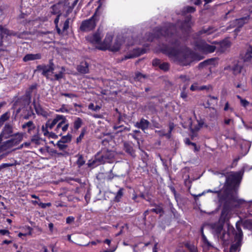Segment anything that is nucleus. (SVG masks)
I'll return each instance as SVG.
<instances>
[{
    "label": "nucleus",
    "mask_w": 252,
    "mask_h": 252,
    "mask_svg": "<svg viewBox=\"0 0 252 252\" xmlns=\"http://www.w3.org/2000/svg\"><path fill=\"white\" fill-rule=\"evenodd\" d=\"M95 16L94 15L90 19L83 21L80 26L81 30L88 32L94 29L96 25Z\"/></svg>",
    "instance_id": "obj_7"
},
{
    "label": "nucleus",
    "mask_w": 252,
    "mask_h": 252,
    "mask_svg": "<svg viewBox=\"0 0 252 252\" xmlns=\"http://www.w3.org/2000/svg\"><path fill=\"white\" fill-rule=\"evenodd\" d=\"M0 233L2 235H8L9 234V232L6 229H1L0 230Z\"/></svg>",
    "instance_id": "obj_53"
},
{
    "label": "nucleus",
    "mask_w": 252,
    "mask_h": 252,
    "mask_svg": "<svg viewBox=\"0 0 252 252\" xmlns=\"http://www.w3.org/2000/svg\"><path fill=\"white\" fill-rule=\"evenodd\" d=\"M229 109V104L228 102L226 103H225V106H224V110L225 111H227Z\"/></svg>",
    "instance_id": "obj_64"
},
{
    "label": "nucleus",
    "mask_w": 252,
    "mask_h": 252,
    "mask_svg": "<svg viewBox=\"0 0 252 252\" xmlns=\"http://www.w3.org/2000/svg\"><path fill=\"white\" fill-rule=\"evenodd\" d=\"M199 88L197 83H194L191 86L190 89L192 91H194L199 90Z\"/></svg>",
    "instance_id": "obj_42"
},
{
    "label": "nucleus",
    "mask_w": 252,
    "mask_h": 252,
    "mask_svg": "<svg viewBox=\"0 0 252 252\" xmlns=\"http://www.w3.org/2000/svg\"><path fill=\"white\" fill-rule=\"evenodd\" d=\"M2 36L0 37V51H3L4 49L2 47Z\"/></svg>",
    "instance_id": "obj_59"
},
{
    "label": "nucleus",
    "mask_w": 252,
    "mask_h": 252,
    "mask_svg": "<svg viewBox=\"0 0 252 252\" xmlns=\"http://www.w3.org/2000/svg\"><path fill=\"white\" fill-rule=\"evenodd\" d=\"M138 56V54L136 51H134V52L132 54H129L125 56V59L133 58Z\"/></svg>",
    "instance_id": "obj_33"
},
{
    "label": "nucleus",
    "mask_w": 252,
    "mask_h": 252,
    "mask_svg": "<svg viewBox=\"0 0 252 252\" xmlns=\"http://www.w3.org/2000/svg\"><path fill=\"white\" fill-rule=\"evenodd\" d=\"M74 220V217H68L66 218V222L67 223H71L72 222H73Z\"/></svg>",
    "instance_id": "obj_54"
},
{
    "label": "nucleus",
    "mask_w": 252,
    "mask_h": 252,
    "mask_svg": "<svg viewBox=\"0 0 252 252\" xmlns=\"http://www.w3.org/2000/svg\"><path fill=\"white\" fill-rule=\"evenodd\" d=\"M17 161L15 160L14 161V162L4 163V164H3L2 165L3 167H9V166H12L15 165L17 164Z\"/></svg>",
    "instance_id": "obj_48"
},
{
    "label": "nucleus",
    "mask_w": 252,
    "mask_h": 252,
    "mask_svg": "<svg viewBox=\"0 0 252 252\" xmlns=\"http://www.w3.org/2000/svg\"><path fill=\"white\" fill-rule=\"evenodd\" d=\"M231 202L232 203H235V204H234V206L235 207H239L240 205L245 203L246 201L242 199H239L238 196L235 195L231 198Z\"/></svg>",
    "instance_id": "obj_16"
},
{
    "label": "nucleus",
    "mask_w": 252,
    "mask_h": 252,
    "mask_svg": "<svg viewBox=\"0 0 252 252\" xmlns=\"http://www.w3.org/2000/svg\"><path fill=\"white\" fill-rule=\"evenodd\" d=\"M103 37V34L102 33L99 31H97L95 33L88 35L86 37L87 40L92 43L93 45H95L96 46V48H97V46L100 44L101 40Z\"/></svg>",
    "instance_id": "obj_8"
},
{
    "label": "nucleus",
    "mask_w": 252,
    "mask_h": 252,
    "mask_svg": "<svg viewBox=\"0 0 252 252\" xmlns=\"http://www.w3.org/2000/svg\"><path fill=\"white\" fill-rule=\"evenodd\" d=\"M237 97L240 100L241 104L246 107L249 104V102L245 99H243L240 96L237 95Z\"/></svg>",
    "instance_id": "obj_29"
},
{
    "label": "nucleus",
    "mask_w": 252,
    "mask_h": 252,
    "mask_svg": "<svg viewBox=\"0 0 252 252\" xmlns=\"http://www.w3.org/2000/svg\"><path fill=\"white\" fill-rule=\"evenodd\" d=\"M197 49L201 52L204 53H210L213 52L216 47L212 45H209L204 42H201L197 45Z\"/></svg>",
    "instance_id": "obj_10"
},
{
    "label": "nucleus",
    "mask_w": 252,
    "mask_h": 252,
    "mask_svg": "<svg viewBox=\"0 0 252 252\" xmlns=\"http://www.w3.org/2000/svg\"><path fill=\"white\" fill-rule=\"evenodd\" d=\"M249 19V17H244L239 19H237L235 21V23L237 24L238 27L235 30V32H239L240 31V28H241Z\"/></svg>",
    "instance_id": "obj_14"
},
{
    "label": "nucleus",
    "mask_w": 252,
    "mask_h": 252,
    "mask_svg": "<svg viewBox=\"0 0 252 252\" xmlns=\"http://www.w3.org/2000/svg\"><path fill=\"white\" fill-rule=\"evenodd\" d=\"M77 163L79 166H81L85 163V161L82 157H80L78 158Z\"/></svg>",
    "instance_id": "obj_46"
},
{
    "label": "nucleus",
    "mask_w": 252,
    "mask_h": 252,
    "mask_svg": "<svg viewBox=\"0 0 252 252\" xmlns=\"http://www.w3.org/2000/svg\"><path fill=\"white\" fill-rule=\"evenodd\" d=\"M174 128V125L173 124H170L169 125V134H162V135H165L168 138H170V133H171V131L172 130V129H173Z\"/></svg>",
    "instance_id": "obj_45"
},
{
    "label": "nucleus",
    "mask_w": 252,
    "mask_h": 252,
    "mask_svg": "<svg viewBox=\"0 0 252 252\" xmlns=\"http://www.w3.org/2000/svg\"><path fill=\"white\" fill-rule=\"evenodd\" d=\"M212 62H213V60H212L205 61H204V62H203L202 63H201L199 64V67H203L204 66L207 65V64H210Z\"/></svg>",
    "instance_id": "obj_39"
},
{
    "label": "nucleus",
    "mask_w": 252,
    "mask_h": 252,
    "mask_svg": "<svg viewBox=\"0 0 252 252\" xmlns=\"http://www.w3.org/2000/svg\"><path fill=\"white\" fill-rule=\"evenodd\" d=\"M222 229L223 225L222 223L220 222L214 223L212 225V232L217 235L221 233V232L222 231Z\"/></svg>",
    "instance_id": "obj_11"
},
{
    "label": "nucleus",
    "mask_w": 252,
    "mask_h": 252,
    "mask_svg": "<svg viewBox=\"0 0 252 252\" xmlns=\"http://www.w3.org/2000/svg\"><path fill=\"white\" fill-rule=\"evenodd\" d=\"M151 211L155 212L157 214H160L163 212L162 208L161 206H158L156 208L152 209Z\"/></svg>",
    "instance_id": "obj_35"
},
{
    "label": "nucleus",
    "mask_w": 252,
    "mask_h": 252,
    "mask_svg": "<svg viewBox=\"0 0 252 252\" xmlns=\"http://www.w3.org/2000/svg\"><path fill=\"white\" fill-rule=\"evenodd\" d=\"M232 179L237 181L239 179V174L237 173H232L229 176Z\"/></svg>",
    "instance_id": "obj_36"
},
{
    "label": "nucleus",
    "mask_w": 252,
    "mask_h": 252,
    "mask_svg": "<svg viewBox=\"0 0 252 252\" xmlns=\"http://www.w3.org/2000/svg\"><path fill=\"white\" fill-rule=\"evenodd\" d=\"M216 31V29L215 28L213 27H209L206 28H203L202 30L199 31V33L200 35H202L203 34L209 35L214 32Z\"/></svg>",
    "instance_id": "obj_19"
},
{
    "label": "nucleus",
    "mask_w": 252,
    "mask_h": 252,
    "mask_svg": "<svg viewBox=\"0 0 252 252\" xmlns=\"http://www.w3.org/2000/svg\"><path fill=\"white\" fill-rule=\"evenodd\" d=\"M82 125V121L80 118H77L74 122V127L75 129H78Z\"/></svg>",
    "instance_id": "obj_22"
},
{
    "label": "nucleus",
    "mask_w": 252,
    "mask_h": 252,
    "mask_svg": "<svg viewBox=\"0 0 252 252\" xmlns=\"http://www.w3.org/2000/svg\"><path fill=\"white\" fill-rule=\"evenodd\" d=\"M31 142L35 143V144H39L40 143V138L38 135H34L32 136L31 138Z\"/></svg>",
    "instance_id": "obj_31"
},
{
    "label": "nucleus",
    "mask_w": 252,
    "mask_h": 252,
    "mask_svg": "<svg viewBox=\"0 0 252 252\" xmlns=\"http://www.w3.org/2000/svg\"><path fill=\"white\" fill-rule=\"evenodd\" d=\"M236 87L239 88H242V91H244L245 90V89H244V86L241 84H238L237 85H236Z\"/></svg>",
    "instance_id": "obj_61"
},
{
    "label": "nucleus",
    "mask_w": 252,
    "mask_h": 252,
    "mask_svg": "<svg viewBox=\"0 0 252 252\" xmlns=\"http://www.w3.org/2000/svg\"><path fill=\"white\" fill-rule=\"evenodd\" d=\"M62 95L65 96L70 98L76 97V95L73 94L63 93L62 94Z\"/></svg>",
    "instance_id": "obj_50"
},
{
    "label": "nucleus",
    "mask_w": 252,
    "mask_h": 252,
    "mask_svg": "<svg viewBox=\"0 0 252 252\" xmlns=\"http://www.w3.org/2000/svg\"><path fill=\"white\" fill-rule=\"evenodd\" d=\"M190 26H191V23L189 22V20H188V21L185 22L181 25V28L182 30H186L189 29L190 27Z\"/></svg>",
    "instance_id": "obj_28"
},
{
    "label": "nucleus",
    "mask_w": 252,
    "mask_h": 252,
    "mask_svg": "<svg viewBox=\"0 0 252 252\" xmlns=\"http://www.w3.org/2000/svg\"><path fill=\"white\" fill-rule=\"evenodd\" d=\"M159 67L161 69L166 71L168 70L169 68V64L166 63H160Z\"/></svg>",
    "instance_id": "obj_34"
},
{
    "label": "nucleus",
    "mask_w": 252,
    "mask_h": 252,
    "mask_svg": "<svg viewBox=\"0 0 252 252\" xmlns=\"http://www.w3.org/2000/svg\"><path fill=\"white\" fill-rule=\"evenodd\" d=\"M65 143L60 140L57 143V146L60 150H63L65 149L67 147V145Z\"/></svg>",
    "instance_id": "obj_27"
},
{
    "label": "nucleus",
    "mask_w": 252,
    "mask_h": 252,
    "mask_svg": "<svg viewBox=\"0 0 252 252\" xmlns=\"http://www.w3.org/2000/svg\"><path fill=\"white\" fill-rule=\"evenodd\" d=\"M230 46V42L228 39H225L220 43V46L222 51H224Z\"/></svg>",
    "instance_id": "obj_21"
},
{
    "label": "nucleus",
    "mask_w": 252,
    "mask_h": 252,
    "mask_svg": "<svg viewBox=\"0 0 252 252\" xmlns=\"http://www.w3.org/2000/svg\"><path fill=\"white\" fill-rule=\"evenodd\" d=\"M34 108L36 113L38 115L46 116L47 115V113L39 105H34Z\"/></svg>",
    "instance_id": "obj_20"
},
{
    "label": "nucleus",
    "mask_w": 252,
    "mask_h": 252,
    "mask_svg": "<svg viewBox=\"0 0 252 252\" xmlns=\"http://www.w3.org/2000/svg\"><path fill=\"white\" fill-rule=\"evenodd\" d=\"M77 70L81 73L86 74L89 72L88 64L86 62H82L77 67Z\"/></svg>",
    "instance_id": "obj_13"
},
{
    "label": "nucleus",
    "mask_w": 252,
    "mask_h": 252,
    "mask_svg": "<svg viewBox=\"0 0 252 252\" xmlns=\"http://www.w3.org/2000/svg\"><path fill=\"white\" fill-rule=\"evenodd\" d=\"M243 61L245 63H249L252 62V46H250L245 55L243 57Z\"/></svg>",
    "instance_id": "obj_15"
},
{
    "label": "nucleus",
    "mask_w": 252,
    "mask_h": 252,
    "mask_svg": "<svg viewBox=\"0 0 252 252\" xmlns=\"http://www.w3.org/2000/svg\"><path fill=\"white\" fill-rule=\"evenodd\" d=\"M41 58V55L39 54H27L26 55L24 58L23 60L25 62H28L29 61H33L35 60L39 59Z\"/></svg>",
    "instance_id": "obj_18"
},
{
    "label": "nucleus",
    "mask_w": 252,
    "mask_h": 252,
    "mask_svg": "<svg viewBox=\"0 0 252 252\" xmlns=\"http://www.w3.org/2000/svg\"><path fill=\"white\" fill-rule=\"evenodd\" d=\"M9 117V113L6 112L1 116L0 117V123H3L4 122L8 120Z\"/></svg>",
    "instance_id": "obj_26"
},
{
    "label": "nucleus",
    "mask_w": 252,
    "mask_h": 252,
    "mask_svg": "<svg viewBox=\"0 0 252 252\" xmlns=\"http://www.w3.org/2000/svg\"><path fill=\"white\" fill-rule=\"evenodd\" d=\"M69 28V19H67L65 20L63 24V32H65Z\"/></svg>",
    "instance_id": "obj_37"
},
{
    "label": "nucleus",
    "mask_w": 252,
    "mask_h": 252,
    "mask_svg": "<svg viewBox=\"0 0 252 252\" xmlns=\"http://www.w3.org/2000/svg\"><path fill=\"white\" fill-rule=\"evenodd\" d=\"M63 116L62 115H57L54 119H49L47 121L45 125L42 126V130L45 136L56 137L55 134L50 132L49 130H51L56 125H57Z\"/></svg>",
    "instance_id": "obj_4"
},
{
    "label": "nucleus",
    "mask_w": 252,
    "mask_h": 252,
    "mask_svg": "<svg viewBox=\"0 0 252 252\" xmlns=\"http://www.w3.org/2000/svg\"><path fill=\"white\" fill-rule=\"evenodd\" d=\"M60 16V15H58V16L57 17V18L55 20L54 22H55V24H56V26H58V23H59V21Z\"/></svg>",
    "instance_id": "obj_60"
},
{
    "label": "nucleus",
    "mask_w": 252,
    "mask_h": 252,
    "mask_svg": "<svg viewBox=\"0 0 252 252\" xmlns=\"http://www.w3.org/2000/svg\"><path fill=\"white\" fill-rule=\"evenodd\" d=\"M186 143L188 145H191L194 147V151H198V149L196 147V144L194 143H192L189 141V139H187L186 140Z\"/></svg>",
    "instance_id": "obj_52"
},
{
    "label": "nucleus",
    "mask_w": 252,
    "mask_h": 252,
    "mask_svg": "<svg viewBox=\"0 0 252 252\" xmlns=\"http://www.w3.org/2000/svg\"><path fill=\"white\" fill-rule=\"evenodd\" d=\"M181 97L183 99L186 98L187 97V93L184 91L182 92L181 94Z\"/></svg>",
    "instance_id": "obj_58"
},
{
    "label": "nucleus",
    "mask_w": 252,
    "mask_h": 252,
    "mask_svg": "<svg viewBox=\"0 0 252 252\" xmlns=\"http://www.w3.org/2000/svg\"><path fill=\"white\" fill-rule=\"evenodd\" d=\"M224 122L225 125H228L233 123V120L232 119H225Z\"/></svg>",
    "instance_id": "obj_51"
},
{
    "label": "nucleus",
    "mask_w": 252,
    "mask_h": 252,
    "mask_svg": "<svg viewBox=\"0 0 252 252\" xmlns=\"http://www.w3.org/2000/svg\"><path fill=\"white\" fill-rule=\"evenodd\" d=\"M123 195V191L122 189H120L117 193L116 196V199L117 200H119Z\"/></svg>",
    "instance_id": "obj_44"
},
{
    "label": "nucleus",
    "mask_w": 252,
    "mask_h": 252,
    "mask_svg": "<svg viewBox=\"0 0 252 252\" xmlns=\"http://www.w3.org/2000/svg\"><path fill=\"white\" fill-rule=\"evenodd\" d=\"M13 128L9 124H6L0 134V143L2 139H7L12 136Z\"/></svg>",
    "instance_id": "obj_9"
},
{
    "label": "nucleus",
    "mask_w": 252,
    "mask_h": 252,
    "mask_svg": "<svg viewBox=\"0 0 252 252\" xmlns=\"http://www.w3.org/2000/svg\"><path fill=\"white\" fill-rule=\"evenodd\" d=\"M71 135L69 134H68L65 136H63L61 141L64 143H66L69 142L71 140Z\"/></svg>",
    "instance_id": "obj_32"
},
{
    "label": "nucleus",
    "mask_w": 252,
    "mask_h": 252,
    "mask_svg": "<svg viewBox=\"0 0 252 252\" xmlns=\"http://www.w3.org/2000/svg\"><path fill=\"white\" fill-rule=\"evenodd\" d=\"M117 247L114 246L111 249L106 250L105 252H114L116 251Z\"/></svg>",
    "instance_id": "obj_57"
},
{
    "label": "nucleus",
    "mask_w": 252,
    "mask_h": 252,
    "mask_svg": "<svg viewBox=\"0 0 252 252\" xmlns=\"http://www.w3.org/2000/svg\"><path fill=\"white\" fill-rule=\"evenodd\" d=\"M31 142H24L22 144H21L20 145V146L19 148H18V149H22L23 147L29 148V147H30V146L31 145Z\"/></svg>",
    "instance_id": "obj_41"
},
{
    "label": "nucleus",
    "mask_w": 252,
    "mask_h": 252,
    "mask_svg": "<svg viewBox=\"0 0 252 252\" xmlns=\"http://www.w3.org/2000/svg\"><path fill=\"white\" fill-rule=\"evenodd\" d=\"M113 157H114V154H113V153H109V155L108 156H107L106 155L102 156V157L103 158H104L105 159V158L111 159L112 158H113Z\"/></svg>",
    "instance_id": "obj_55"
},
{
    "label": "nucleus",
    "mask_w": 252,
    "mask_h": 252,
    "mask_svg": "<svg viewBox=\"0 0 252 252\" xmlns=\"http://www.w3.org/2000/svg\"><path fill=\"white\" fill-rule=\"evenodd\" d=\"M198 125H199V126L200 127H203L204 125V123L203 121L200 120V121H199Z\"/></svg>",
    "instance_id": "obj_62"
},
{
    "label": "nucleus",
    "mask_w": 252,
    "mask_h": 252,
    "mask_svg": "<svg viewBox=\"0 0 252 252\" xmlns=\"http://www.w3.org/2000/svg\"><path fill=\"white\" fill-rule=\"evenodd\" d=\"M104 243H106V244H107L108 246H110V244H111V240L110 239H106L104 241Z\"/></svg>",
    "instance_id": "obj_63"
},
{
    "label": "nucleus",
    "mask_w": 252,
    "mask_h": 252,
    "mask_svg": "<svg viewBox=\"0 0 252 252\" xmlns=\"http://www.w3.org/2000/svg\"><path fill=\"white\" fill-rule=\"evenodd\" d=\"M160 63H160V60H158V59L154 60L153 61V65L155 66H159Z\"/></svg>",
    "instance_id": "obj_49"
},
{
    "label": "nucleus",
    "mask_w": 252,
    "mask_h": 252,
    "mask_svg": "<svg viewBox=\"0 0 252 252\" xmlns=\"http://www.w3.org/2000/svg\"><path fill=\"white\" fill-rule=\"evenodd\" d=\"M85 132H86V130L82 129L80 135L76 139L77 143H79L81 142L82 140L84 138Z\"/></svg>",
    "instance_id": "obj_30"
},
{
    "label": "nucleus",
    "mask_w": 252,
    "mask_h": 252,
    "mask_svg": "<svg viewBox=\"0 0 252 252\" xmlns=\"http://www.w3.org/2000/svg\"><path fill=\"white\" fill-rule=\"evenodd\" d=\"M112 38L113 37L112 35L107 34L103 41L101 42L100 44L97 46V48L101 50H109L112 51H118L122 45L123 39V38L118 37L116 39L114 44L111 45L110 43L112 41Z\"/></svg>",
    "instance_id": "obj_3"
},
{
    "label": "nucleus",
    "mask_w": 252,
    "mask_h": 252,
    "mask_svg": "<svg viewBox=\"0 0 252 252\" xmlns=\"http://www.w3.org/2000/svg\"><path fill=\"white\" fill-rule=\"evenodd\" d=\"M174 29H175L174 26L172 25V26H170L169 28L168 29H167L166 31H165V30H162L161 32V34H162L164 36H166V35L168 36L169 34V32L172 31V30H174Z\"/></svg>",
    "instance_id": "obj_25"
},
{
    "label": "nucleus",
    "mask_w": 252,
    "mask_h": 252,
    "mask_svg": "<svg viewBox=\"0 0 252 252\" xmlns=\"http://www.w3.org/2000/svg\"><path fill=\"white\" fill-rule=\"evenodd\" d=\"M42 74L51 80H58L63 77L65 71L63 67L54 66L53 63L42 67Z\"/></svg>",
    "instance_id": "obj_2"
},
{
    "label": "nucleus",
    "mask_w": 252,
    "mask_h": 252,
    "mask_svg": "<svg viewBox=\"0 0 252 252\" xmlns=\"http://www.w3.org/2000/svg\"><path fill=\"white\" fill-rule=\"evenodd\" d=\"M164 52L170 58L179 61L185 65H188L194 59L191 51L188 49L179 50L177 47L173 48H166Z\"/></svg>",
    "instance_id": "obj_1"
},
{
    "label": "nucleus",
    "mask_w": 252,
    "mask_h": 252,
    "mask_svg": "<svg viewBox=\"0 0 252 252\" xmlns=\"http://www.w3.org/2000/svg\"><path fill=\"white\" fill-rule=\"evenodd\" d=\"M57 111L62 113H67L68 112V110L65 105H63L59 109L57 110Z\"/></svg>",
    "instance_id": "obj_38"
},
{
    "label": "nucleus",
    "mask_w": 252,
    "mask_h": 252,
    "mask_svg": "<svg viewBox=\"0 0 252 252\" xmlns=\"http://www.w3.org/2000/svg\"><path fill=\"white\" fill-rule=\"evenodd\" d=\"M144 78L145 76L143 75L140 73H137L135 75V79L137 81H141V80Z\"/></svg>",
    "instance_id": "obj_40"
},
{
    "label": "nucleus",
    "mask_w": 252,
    "mask_h": 252,
    "mask_svg": "<svg viewBox=\"0 0 252 252\" xmlns=\"http://www.w3.org/2000/svg\"><path fill=\"white\" fill-rule=\"evenodd\" d=\"M24 133L17 132L13 134L12 138L3 143L0 147L1 151L10 150L18 145L23 140Z\"/></svg>",
    "instance_id": "obj_5"
},
{
    "label": "nucleus",
    "mask_w": 252,
    "mask_h": 252,
    "mask_svg": "<svg viewBox=\"0 0 252 252\" xmlns=\"http://www.w3.org/2000/svg\"><path fill=\"white\" fill-rule=\"evenodd\" d=\"M39 206H40L42 208H45L46 207H50L51 206V203H39Z\"/></svg>",
    "instance_id": "obj_47"
},
{
    "label": "nucleus",
    "mask_w": 252,
    "mask_h": 252,
    "mask_svg": "<svg viewBox=\"0 0 252 252\" xmlns=\"http://www.w3.org/2000/svg\"><path fill=\"white\" fill-rule=\"evenodd\" d=\"M242 67L241 65L236 64L232 68L233 73L235 75H237L241 72Z\"/></svg>",
    "instance_id": "obj_23"
},
{
    "label": "nucleus",
    "mask_w": 252,
    "mask_h": 252,
    "mask_svg": "<svg viewBox=\"0 0 252 252\" xmlns=\"http://www.w3.org/2000/svg\"><path fill=\"white\" fill-rule=\"evenodd\" d=\"M0 30L1 32V34H8V31L6 29H3L2 27H0Z\"/></svg>",
    "instance_id": "obj_56"
},
{
    "label": "nucleus",
    "mask_w": 252,
    "mask_h": 252,
    "mask_svg": "<svg viewBox=\"0 0 252 252\" xmlns=\"http://www.w3.org/2000/svg\"><path fill=\"white\" fill-rule=\"evenodd\" d=\"M22 127L24 129H27L28 132L31 133L32 130L35 129V126L32 121H29L27 123L24 124L22 126Z\"/></svg>",
    "instance_id": "obj_17"
},
{
    "label": "nucleus",
    "mask_w": 252,
    "mask_h": 252,
    "mask_svg": "<svg viewBox=\"0 0 252 252\" xmlns=\"http://www.w3.org/2000/svg\"><path fill=\"white\" fill-rule=\"evenodd\" d=\"M185 9L186 11L189 13L193 12L195 10V8L192 6H188L186 7Z\"/></svg>",
    "instance_id": "obj_43"
},
{
    "label": "nucleus",
    "mask_w": 252,
    "mask_h": 252,
    "mask_svg": "<svg viewBox=\"0 0 252 252\" xmlns=\"http://www.w3.org/2000/svg\"><path fill=\"white\" fill-rule=\"evenodd\" d=\"M68 126V121L65 117L63 116L55 129L56 137L57 135L62 136L67 130Z\"/></svg>",
    "instance_id": "obj_6"
},
{
    "label": "nucleus",
    "mask_w": 252,
    "mask_h": 252,
    "mask_svg": "<svg viewBox=\"0 0 252 252\" xmlns=\"http://www.w3.org/2000/svg\"><path fill=\"white\" fill-rule=\"evenodd\" d=\"M100 108L99 105H94L93 103H90L88 106V108L94 111H98L100 109Z\"/></svg>",
    "instance_id": "obj_24"
},
{
    "label": "nucleus",
    "mask_w": 252,
    "mask_h": 252,
    "mask_svg": "<svg viewBox=\"0 0 252 252\" xmlns=\"http://www.w3.org/2000/svg\"><path fill=\"white\" fill-rule=\"evenodd\" d=\"M149 124L150 123L148 121L144 119H142L140 122H137L135 124V126L141 128L143 130H145L148 128Z\"/></svg>",
    "instance_id": "obj_12"
}]
</instances>
